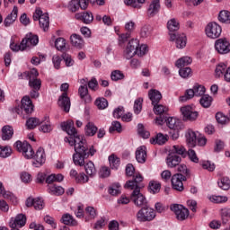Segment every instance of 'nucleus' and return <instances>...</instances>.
<instances>
[{
    "label": "nucleus",
    "instance_id": "052dcab7",
    "mask_svg": "<svg viewBox=\"0 0 230 230\" xmlns=\"http://www.w3.org/2000/svg\"><path fill=\"white\" fill-rule=\"evenodd\" d=\"M137 132L144 139H148V137H150V132L145 129V126H143V124L137 125Z\"/></svg>",
    "mask_w": 230,
    "mask_h": 230
},
{
    "label": "nucleus",
    "instance_id": "f03ea898",
    "mask_svg": "<svg viewBox=\"0 0 230 230\" xmlns=\"http://www.w3.org/2000/svg\"><path fill=\"white\" fill-rule=\"evenodd\" d=\"M14 146L18 152H21L25 159H34L33 165L39 168L46 163V153L44 148L40 147L36 154L33 152V148L28 142H22L18 140L14 143Z\"/></svg>",
    "mask_w": 230,
    "mask_h": 230
},
{
    "label": "nucleus",
    "instance_id": "864d4df0",
    "mask_svg": "<svg viewBox=\"0 0 230 230\" xmlns=\"http://www.w3.org/2000/svg\"><path fill=\"white\" fill-rule=\"evenodd\" d=\"M95 105L100 111H103L109 107V102L105 98H98L95 101Z\"/></svg>",
    "mask_w": 230,
    "mask_h": 230
},
{
    "label": "nucleus",
    "instance_id": "79ce46f5",
    "mask_svg": "<svg viewBox=\"0 0 230 230\" xmlns=\"http://www.w3.org/2000/svg\"><path fill=\"white\" fill-rule=\"evenodd\" d=\"M227 69V65L225 63H219L215 69V76L217 78H220V76L224 75V73H226Z\"/></svg>",
    "mask_w": 230,
    "mask_h": 230
},
{
    "label": "nucleus",
    "instance_id": "c03bdc74",
    "mask_svg": "<svg viewBox=\"0 0 230 230\" xmlns=\"http://www.w3.org/2000/svg\"><path fill=\"white\" fill-rule=\"evenodd\" d=\"M38 125H40V119L35 117L28 119L26 121V127L29 130H33Z\"/></svg>",
    "mask_w": 230,
    "mask_h": 230
},
{
    "label": "nucleus",
    "instance_id": "393cba45",
    "mask_svg": "<svg viewBox=\"0 0 230 230\" xmlns=\"http://www.w3.org/2000/svg\"><path fill=\"white\" fill-rule=\"evenodd\" d=\"M22 110L26 112V114H31L33 112V102L30 96L26 95L22 99Z\"/></svg>",
    "mask_w": 230,
    "mask_h": 230
},
{
    "label": "nucleus",
    "instance_id": "4c0bfd02",
    "mask_svg": "<svg viewBox=\"0 0 230 230\" xmlns=\"http://www.w3.org/2000/svg\"><path fill=\"white\" fill-rule=\"evenodd\" d=\"M49 193L50 195H56V196H60L64 195V192L66 191L62 186H58V185H50L49 186Z\"/></svg>",
    "mask_w": 230,
    "mask_h": 230
},
{
    "label": "nucleus",
    "instance_id": "ea45409f",
    "mask_svg": "<svg viewBox=\"0 0 230 230\" xmlns=\"http://www.w3.org/2000/svg\"><path fill=\"white\" fill-rule=\"evenodd\" d=\"M84 132L87 136L93 137L98 132V128L93 122H88L84 128Z\"/></svg>",
    "mask_w": 230,
    "mask_h": 230
},
{
    "label": "nucleus",
    "instance_id": "9b49d317",
    "mask_svg": "<svg viewBox=\"0 0 230 230\" xmlns=\"http://www.w3.org/2000/svg\"><path fill=\"white\" fill-rule=\"evenodd\" d=\"M171 42H175L178 49H184L188 43V38L184 33H169Z\"/></svg>",
    "mask_w": 230,
    "mask_h": 230
},
{
    "label": "nucleus",
    "instance_id": "bb28decb",
    "mask_svg": "<svg viewBox=\"0 0 230 230\" xmlns=\"http://www.w3.org/2000/svg\"><path fill=\"white\" fill-rule=\"evenodd\" d=\"M40 131L43 132V134H49V132L53 131V124H51L49 117H45L44 120L40 121Z\"/></svg>",
    "mask_w": 230,
    "mask_h": 230
},
{
    "label": "nucleus",
    "instance_id": "0eeeda50",
    "mask_svg": "<svg viewBox=\"0 0 230 230\" xmlns=\"http://www.w3.org/2000/svg\"><path fill=\"white\" fill-rule=\"evenodd\" d=\"M155 218V210L150 207H144L137 213L138 222H150Z\"/></svg>",
    "mask_w": 230,
    "mask_h": 230
},
{
    "label": "nucleus",
    "instance_id": "dca6fc26",
    "mask_svg": "<svg viewBox=\"0 0 230 230\" xmlns=\"http://www.w3.org/2000/svg\"><path fill=\"white\" fill-rule=\"evenodd\" d=\"M143 176L141 174H137L133 177L132 181H128L125 187L129 188V190H141V188H144L145 185H143Z\"/></svg>",
    "mask_w": 230,
    "mask_h": 230
},
{
    "label": "nucleus",
    "instance_id": "b1692460",
    "mask_svg": "<svg viewBox=\"0 0 230 230\" xmlns=\"http://www.w3.org/2000/svg\"><path fill=\"white\" fill-rule=\"evenodd\" d=\"M77 21H82L84 24H91L94 21V16L91 12L78 13L75 14Z\"/></svg>",
    "mask_w": 230,
    "mask_h": 230
},
{
    "label": "nucleus",
    "instance_id": "58836bf2",
    "mask_svg": "<svg viewBox=\"0 0 230 230\" xmlns=\"http://www.w3.org/2000/svg\"><path fill=\"white\" fill-rule=\"evenodd\" d=\"M167 28L170 31V33H175L173 31H177L179 28H181L179 24V21L175 20V18H172L167 22Z\"/></svg>",
    "mask_w": 230,
    "mask_h": 230
},
{
    "label": "nucleus",
    "instance_id": "69168bd1",
    "mask_svg": "<svg viewBox=\"0 0 230 230\" xmlns=\"http://www.w3.org/2000/svg\"><path fill=\"white\" fill-rule=\"evenodd\" d=\"M142 110H143V99L138 98L135 101V103H134V112L135 114H139Z\"/></svg>",
    "mask_w": 230,
    "mask_h": 230
},
{
    "label": "nucleus",
    "instance_id": "13d9d810",
    "mask_svg": "<svg viewBox=\"0 0 230 230\" xmlns=\"http://www.w3.org/2000/svg\"><path fill=\"white\" fill-rule=\"evenodd\" d=\"M149 190L150 193H159V191H161V183L157 182V181H150L149 182Z\"/></svg>",
    "mask_w": 230,
    "mask_h": 230
},
{
    "label": "nucleus",
    "instance_id": "e2e57ef3",
    "mask_svg": "<svg viewBox=\"0 0 230 230\" xmlns=\"http://www.w3.org/2000/svg\"><path fill=\"white\" fill-rule=\"evenodd\" d=\"M12 155V148L9 146H0V157L6 158Z\"/></svg>",
    "mask_w": 230,
    "mask_h": 230
},
{
    "label": "nucleus",
    "instance_id": "1a4fd4ad",
    "mask_svg": "<svg viewBox=\"0 0 230 230\" xmlns=\"http://www.w3.org/2000/svg\"><path fill=\"white\" fill-rule=\"evenodd\" d=\"M205 33L208 39H218L222 35V27L215 22H209L205 28Z\"/></svg>",
    "mask_w": 230,
    "mask_h": 230
},
{
    "label": "nucleus",
    "instance_id": "423d86ee",
    "mask_svg": "<svg viewBox=\"0 0 230 230\" xmlns=\"http://www.w3.org/2000/svg\"><path fill=\"white\" fill-rule=\"evenodd\" d=\"M60 89L64 93L59 97L58 103L59 107H61L65 111V112H69L71 109V99H69L66 93L67 89H69V84L66 83L62 84Z\"/></svg>",
    "mask_w": 230,
    "mask_h": 230
},
{
    "label": "nucleus",
    "instance_id": "6e6552de",
    "mask_svg": "<svg viewBox=\"0 0 230 230\" xmlns=\"http://www.w3.org/2000/svg\"><path fill=\"white\" fill-rule=\"evenodd\" d=\"M34 21H39L40 28L43 30V31H48L49 30V14L47 13H42V10L36 9L33 14Z\"/></svg>",
    "mask_w": 230,
    "mask_h": 230
},
{
    "label": "nucleus",
    "instance_id": "7ed1b4c3",
    "mask_svg": "<svg viewBox=\"0 0 230 230\" xmlns=\"http://www.w3.org/2000/svg\"><path fill=\"white\" fill-rule=\"evenodd\" d=\"M148 53V46L146 44L139 45V40L133 39L129 40L128 45L126 46L123 57L126 58L127 60H130L133 57H145Z\"/></svg>",
    "mask_w": 230,
    "mask_h": 230
},
{
    "label": "nucleus",
    "instance_id": "cd10ccee",
    "mask_svg": "<svg viewBox=\"0 0 230 230\" xmlns=\"http://www.w3.org/2000/svg\"><path fill=\"white\" fill-rule=\"evenodd\" d=\"M136 159L137 163L143 164L146 162V146H141L136 151Z\"/></svg>",
    "mask_w": 230,
    "mask_h": 230
},
{
    "label": "nucleus",
    "instance_id": "7c9ffc66",
    "mask_svg": "<svg viewBox=\"0 0 230 230\" xmlns=\"http://www.w3.org/2000/svg\"><path fill=\"white\" fill-rule=\"evenodd\" d=\"M169 154H172V155H182L183 157H186V148L184 146L181 145H174L170 149Z\"/></svg>",
    "mask_w": 230,
    "mask_h": 230
},
{
    "label": "nucleus",
    "instance_id": "4d7b16f0",
    "mask_svg": "<svg viewBox=\"0 0 230 230\" xmlns=\"http://www.w3.org/2000/svg\"><path fill=\"white\" fill-rule=\"evenodd\" d=\"M186 155L191 161V163H195L196 164H199V156L197 155V152L193 149H189L186 152Z\"/></svg>",
    "mask_w": 230,
    "mask_h": 230
},
{
    "label": "nucleus",
    "instance_id": "473e14b6",
    "mask_svg": "<svg viewBox=\"0 0 230 230\" xmlns=\"http://www.w3.org/2000/svg\"><path fill=\"white\" fill-rule=\"evenodd\" d=\"M13 136V128L11 126H4L2 128V139L4 141H8L9 139H12Z\"/></svg>",
    "mask_w": 230,
    "mask_h": 230
},
{
    "label": "nucleus",
    "instance_id": "412c9836",
    "mask_svg": "<svg viewBox=\"0 0 230 230\" xmlns=\"http://www.w3.org/2000/svg\"><path fill=\"white\" fill-rule=\"evenodd\" d=\"M160 10H161V0H152L147 9V15L149 17H154L155 15H157V13H159Z\"/></svg>",
    "mask_w": 230,
    "mask_h": 230
},
{
    "label": "nucleus",
    "instance_id": "603ef678",
    "mask_svg": "<svg viewBox=\"0 0 230 230\" xmlns=\"http://www.w3.org/2000/svg\"><path fill=\"white\" fill-rule=\"evenodd\" d=\"M62 59L65 62V66L66 67H73L75 66V59H73V57L67 53L62 54Z\"/></svg>",
    "mask_w": 230,
    "mask_h": 230
},
{
    "label": "nucleus",
    "instance_id": "bf43d9fd",
    "mask_svg": "<svg viewBox=\"0 0 230 230\" xmlns=\"http://www.w3.org/2000/svg\"><path fill=\"white\" fill-rule=\"evenodd\" d=\"M111 78L113 82H118L125 78V75L122 74L119 70H114L111 74Z\"/></svg>",
    "mask_w": 230,
    "mask_h": 230
},
{
    "label": "nucleus",
    "instance_id": "c9c22d12",
    "mask_svg": "<svg viewBox=\"0 0 230 230\" xmlns=\"http://www.w3.org/2000/svg\"><path fill=\"white\" fill-rule=\"evenodd\" d=\"M199 103L201 107H204V109H209V107H211V103H213V97L209 94H204L201 96Z\"/></svg>",
    "mask_w": 230,
    "mask_h": 230
},
{
    "label": "nucleus",
    "instance_id": "4468645a",
    "mask_svg": "<svg viewBox=\"0 0 230 230\" xmlns=\"http://www.w3.org/2000/svg\"><path fill=\"white\" fill-rule=\"evenodd\" d=\"M184 121H195L199 118V112L193 107L187 105L181 108Z\"/></svg>",
    "mask_w": 230,
    "mask_h": 230
},
{
    "label": "nucleus",
    "instance_id": "c85d7f7f",
    "mask_svg": "<svg viewBox=\"0 0 230 230\" xmlns=\"http://www.w3.org/2000/svg\"><path fill=\"white\" fill-rule=\"evenodd\" d=\"M17 13H19V9H17V6H14L12 13L4 19V26L7 28L12 26V24H13V22H15L17 20Z\"/></svg>",
    "mask_w": 230,
    "mask_h": 230
},
{
    "label": "nucleus",
    "instance_id": "a18cd8bd",
    "mask_svg": "<svg viewBox=\"0 0 230 230\" xmlns=\"http://www.w3.org/2000/svg\"><path fill=\"white\" fill-rule=\"evenodd\" d=\"M108 193L116 197V195H119L121 193V185L119 183H113L109 187Z\"/></svg>",
    "mask_w": 230,
    "mask_h": 230
},
{
    "label": "nucleus",
    "instance_id": "0e129e2a",
    "mask_svg": "<svg viewBox=\"0 0 230 230\" xmlns=\"http://www.w3.org/2000/svg\"><path fill=\"white\" fill-rule=\"evenodd\" d=\"M216 119L217 123H219L220 125H226L229 121V119L227 118V116H226L222 112H217L216 114Z\"/></svg>",
    "mask_w": 230,
    "mask_h": 230
},
{
    "label": "nucleus",
    "instance_id": "2eb2a0df",
    "mask_svg": "<svg viewBox=\"0 0 230 230\" xmlns=\"http://www.w3.org/2000/svg\"><path fill=\"white\" fill-rule=\"evenodd\" d=\"M182 181H188V178L182 175V173L172 175L171 179L172 189L176 190V191H184V183H182Z\"/></svg>",
    "mask_w": 230,
    "mask_h": 230
},
{
    "label": "nucleus",
    "instance_id": "6e6d98bb",
    "mask_svg": "<svg viewBox=\"0 0 230 230\" xmlns=\"http://www.w3.org/2000/svg\"><path fill=\"white\" fill-rule=\"evenodd\" d=\"M217 184L221 190H227L230 188V180L228 177H223L217 181Z\"/></svg>",
    "mask_w": 230,
    "mask_h": 230
},
{
    "label": "nucleus",
    "instance_id": "f3484780",
    "mask_svg": "<svg viewBox=\"0 0 230 230\" xmlns=\"http://www.w3.org/2000/svg\"><path fill=\"white\" fill-rule=\"evenodd\" d=\"M26 226V216L24 214H18L14 217H11L9 221V227H24Z\"/></svg>",
    "mask_w": 230,
    "mask_h": 230
},
{
    "label": "nucleus",
    "instance_id": "ddd939ff",
    "mask_svg": "<svg viewBox=\"0 0 230 230\" xmlns=\"http://www.w3.org/2000/svg\"><path fill=\"white\" fill-rule=\"evenodd\" d=\"M215 49L220 55L230 53V41L226 38H220L215 42Z\"/></svg>",
    "mask_w": 230,
    "mask_h": 230
},
{
    "label": "nucleus",
    "instance_id": "37998d69",
    "mask_svg": "<svg viewBox=\"0 0 230 230\" xmlns=\"http://www.w3.org/2000/svg\"><path fill=\"white\" fill-rule=\"evenodd\" d=\"M218 21L226 24H230V12L227 10L221 11L218 14Z\"/></svg>",
    "mask_w": 230,
    "mask_h": 230
},
{
    "label": "nucleus",
    "instance_id": "4be33fe9",
    "mask_svg": "<svg viewBox=\"0 0 230 230\" xmlns=\"http://www.w3.org/2000/svg\"><path fill=\"white\" fill-rule=\"evenodd\" d=\"M165 161L168 168H175L176 166H179V164H181V161H182V158H181V156L177 155H172V153H169Z\"/></svg>",
    "mask_w": 230,
    "mask_h": 230
},
{
    "label": "nucleus",
    "instance_id": "20e7f679",
    "mask_svg": "<svg viewBox=\"0 0 230 230\" xmlns=\"http://www.w3.org/2000/svg\"><path fill=\"white\" fill-rule=\"evenodd\" d=\"M39 76V71L37 68H32L30 72H23L19 75V78L22 80H29V86L36 91H40L42 81L37 78Z\"/></svg>",
    "mask_w": 230,
    "mask_h": 230
},
{
    "label": "nucleus",
    "instance_id": "774afa93",
    "mask_svg": "<svg viewBox=\"0 0 230 230\" xmlns=\"http://www.w3.org/2000/svg\"><path fill=\"white\" fill-rule=\"evenodd\" d=\"M99 176L101 179H107V177H111V169L107 166H102L100 170Z\"/></svg>",
    "mask_w": 230,
    "mask_h": 230
},
{
    "label": "nucleus",
    "instance_id": "6ab92c4d",
    "mask_svg": "<svg viewBox=\"0 0 230 230\" xmlns=\"http://www.w3.org/2000/svg\"><path fill=\"white\" fill-rule=\"evenodd\" d=\"M199 132H195L191 129H189L187 131L185 137L188 146H190V148H195V146H197V139L199 137Z\"/></svg>",
    "mask_w": 230,
    "mask_h": 230
},
{
    "label": "nucleus",
    "instance_id": "aec40b11",
    "mask_svg": "<svg viewBox=\"0 0 230 230\" xmlns=\"http://www.w3.org/2000/svg\"><path fill=\"white\" fill-rule=\"evenodd\" d=\"M166 125L171 128V130H182L184 128V124L180 119L169 117L166 120Z\"/></svg>",
    "mask_w": 230,
    "mask_h": 230
},
{
    "label": "nucleus",
    "instance_id": "72a5a7b5",
    "mask_svg": "<svg viewBox=\"0 0 230 230\" xmlns=\"http://www.w3.org/2000/svg\"><path fill=\"white\" fill-rule=\"evenodd\" d=\"M191 62H193V59H191L190 57L184 56L176 61L175 66H176V67L181 69L182 67H186V66H190V64H191Z\"/></svg>",
    "mask_w": 230,
    "mask_h": 230
},
{
    "label": "nucleus",
    "instance_id": "e433bc0d",
    "mask_svg": "<svg viewBox=\"0 0 230 230\" xmlns=\"http://www.w3.org/2000/svg\"><path fill=\"white\" fill-rule=\"evenodd\" d=\"M221 222L223 226H226L229 223L230 220V208H225L220 210Z\"/></svg>",
    "mask_w": 230,
    "mask_h": 230
},
{
    "label": "nucleus",
    "instance_id": "39448f33",
    "mask_svg": "<svg viewBox=\"0 0 230 230\" xmlns=\"http://www.w3.org/2000/svg\"><path fill=\"white\" fill-rule=\"evenodd\" d=\"M206 94V87L202 84H196L191 89L186 90L184 95L180 97V102H184L192 98L204 96Z\"/></svg>",
    "mask_w": 230,
    "mask_h": 230
},
{
    "label": "nucleus",
    "instance_id": "f257e3e1",
    "mask_svg": "<svg viewBox=\"0 0 230 230\" xmlns=\"http://www.w3.org/2000/svg\"><path fill=\"white\" fill-rule=\"evenodd\" d=\"M61 128L69 136L64 138L65 143H68L70 146H74L75 152L73 155L74 164L76 166H84V164H85V159H87L89 155H94L96 149H94V147L89 149L85 137L78 135L73 120L62 122Z\"/></svg>",
    "mask_w": 230,
    "mask_h": 230
},
{
    "label": "nucleus",
    "instance_id": "2f4dec72",
    "mask_svg": "<svg viewBox=\"0 0 230 230\" xmlns=\"http://www.w3.org/2000/svg\"><path fill=\"white\" fill-rule=\"evenodd\" d=\"M168 141V136L163 135L162 133H158L155 137H152L150 139L151 145H164Z\"/></svg>",
    "mask_w": 230,
    "mask_h": 230
},
{
    "label": "nucleus",
    "instance_id": "09e8293b",
    "mask_svg": "<svg viewBox=\"0 0 230 230\" xmlns=\"http://www.w3.org/2000/svg\"><path fill=\"white\" fill-rule=\"evenodd\" d=\"M154 112L155 114H157L158 116H163V114H166L168 112V107L163 105V104H155L154 105Z\"/></svg>",
    "mask_w": 230,
    "mask_h": 230
},
{
    "label": "nucleus",
    "instance_id": "5fc2aeb1",
    "mask_svg": "<svg viewBox=\"0 0 230 230\" xmlns=\"http://www.w3.org/2000/svg\"><path fill=\"white\" fill-rule=\"evenodd\" d=\"M208 199L214 204H222V202H227V197L226 196L212 195L208 197Z\"/></svg>",
    "mask_w": 230,
    "mask_h": 230
},
{
    "label": "nucleus",
    "instance_id": "49530a36",
    "mask_svg": "<svg viewBox=\"0 0 230 230\" xmlns=\"http://www.w3.org/2000/svg\"><path fill=\"white\" fill-rule=\"evenodd\" d=\"M67 42L66 41V39L64 38H58L55 40V48L58 49V51H66V46Z\"/></svg>",
    "mask_w": 230,
    "mask_h": 230
},
{
    "label": "nucleus",
    "instance_id": "f8f14e48",
    "mask_svg": "<svg viewBox=\"0 0 230 230\" xmlns=\"http://www.w3.org/2000/svg\"><path fill=\"white\" fill-rule=\"evenodd\" d=\"M131 200L134 202L137 208H143L146 207L148 201L143 193H141V190L135 189L131 194Z\"/></svg>",
    "mask_w": 230,
    "mask_h": 230
},
{
    "label": "nucleus",
    "instance_id": "338daca9",
    "mask_svg": "<svg viewBox=\"0 0 230 230\" xmlns=\"http://www.w3.org/2000/svg\"><path fill=\"white\" fill-rule=\"evenodd\" d=\"M62 60H64L62 56L60 57L56 54L52 57V63L55 69H60V64H62Z\"/></svg>",
    "mask_w": 230,
    "mask_h": 230
},
{
    "label": "nucleus",
    "instance_id": "a878e982",
    "mask_svg": "<svg viewBox=\"0 0 230 230\" xmlns=\"http://www.w3.org/2000/svg\"><path fill=\"white\" fill-rule=\"evenodd\" d=\"M148 98L152 102V105H157L163 99V95L161 94V92L155 89H151L148 92Z\"/></svg>",
    "mask_w": 230,
    "mask_h": 230
},
{
    "label": "nucleus",
    "instance_id": "a211bd4d",
    "mask_svg": "<svg viewBox=\"0 0 230 230\" xmlns=\"http://www.w3.org/2000/svg\"><path fill=\"white\" fill-rule=\"evenodd\" d=\"M25 49L26 48H33L39 44V36L33 33L26 34L25 38L22 40Z\"/></svg>",
    "mask_w": 230,
    "mask_h": 230
},
{
    "label": "nucleus",
    "instance_id": "9d476101",
    "mask_svg": "<svg viewBox=\"0 0 230 230\" xmlns=\"http://www.w3.org/2000/svg\"><path fill=\"white\" fill-rule=\"evenodd\" d=\"M170 208L175 214L177 220H186L190 217V210L182 205L173 204Z\"/></svg>",
    "mask_w": 230,
    "mask_h": 230
},
{
    "label": "nucleus",
    "instance_id": "5701e85b",
    "mask_svg": "<svg viewBox=\"0 0 230 230\" xmlns=\"http://www.w3.org/2000/svg\"><path fill=\"white\" fill-rule=\"evenodd\" d=\"M70 42L72 46L74 48H76L77 49H82V48L85 46V41L84 40V38L76 33H74L70 36Z\"/></svg>",
    "mask_w": 230,
    "mask_h": 230
},
{
    "label": "nucleus",
    "instance_id": "a19ab883",
    "mask_svg": "<svg viewBox=\"0 0 230 230\" xmlns=\"http://www.w3.org/2000/svg\"><path fill=\"white\" fill-rule=\"evenodd\" d=\"M61 222L65 224V226H76V220L73 218V216L70 214H64L61 217Z\"/></svg>",
    "mask_w": 230,
    "mask_h": 230
},
{
    "label": "nucleus",
    "instance_id": "c756f323",
    "mask_svg": "<svg viewBox=\"0 0 230 230\" xmlns=\"http://www.w3.org/2000/svg\"><path fill=\"white\" fill-rule=\"evenodd\" d=\"M0 197H4V199H7L8 200H11L13 204H17V197H15L13 193L4 190V187L3 186V182L1 181H0Z\"/></svg>",
    "mask_w": 230,
    "mask_h": 230
},
{
    "label": "nucleus",
    "instance_id": "de8ad7c7",
    "mask_svg": "<svg viewBox=\"0 0 230 230\" xmlns=\"http://www.w3.org/2000/svg\"><path fill=\"white\" fill-rule=\"evenodd\" d=\"M109 163L112 170H118V168H119V158L117 155H110Z\"/></svg>",
    "mask_w": 230,
    "mask_h": 230
},
{
    "label": "nucleus",
    "instance_id": "3c124183",
    "mask_svg": "<svg viewBox=\"0 0 230 230\" xmlns=\"http://www.w3.org/2000/svg\"><path fill=\"white\" fill-rule=\"evenodd\" d=\"M153 28L150 25H145L142 27L140 31V36L142 39H147V37H150L152 35Z\"/></svg>",
    "mask_w": 230,
    "mask_h": 230
},
{
    "label": "nucleus",
    "instance_id": "8fccbe9b",
    "mask_svg": "<svg viewBox=\"0 0 230 230\" xmlns=\"http://www.w3.org/2000/svg\"><path fill=\"white\" fill-rule=\"evenodd\" d=\"M80 8L82 10V0H72L69 2L68 9L70 12H76Z\"/></svg>",
    "mask_w": 230,
    "mask_h": 230
},
{
    "label": "nucleus",
    "instance_id": "680f3d73",
    "mask_svg": "<svg viewBox=\"0 0 230 230\" xmlns=\"http://www.w3.org/2000/svg\"><path fill=\"white\" fill-rule=\"evenodd\" d=\"M109 131L111 133H112L114 131L119 132V133L123 132V128L121 127V123L119 121H117V120L113 121L111 123V126L110 127Z\"/></svg>",
    "mask_w": 230,
    "mask_h": 230
},
{
    "label": "nucleus",
    "instance_id": "f704fd0d",
    "mask_svg": "<svg viewBox=\"0 0 230 230\" xmlns=\"http://www.w3.org/2000/svg\"><path fill=\"white\" fill-rule=\"evenodd\" d=\"M84 164L86 175H88V177H94L96 175V167L94 166V163L90 161Z\"/></svg>",
    "mask_w": 230,
    "mask_h": 230
}]
</instances>
